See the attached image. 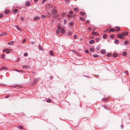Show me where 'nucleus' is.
Instances as JSON below:
<instances>
[{
	"instance_id": "nucleus-1",
	"label": "nucleus",
	"mask_w": 130,
	"mask_h": 130,
	"mask_svg": "<svg viewBox=\"0 0 130 130\" xmlns=\"http://www.w3.org/2000/svg\"><path fill=\"white\" fill-rule=\"evenodd\" d=\"M117 36L121 39H123L125 38V37L123 36V34L122 33L118 34L117 35Z\"/></svg>"
},
{
	"instance_id": "nucleus-2",
	"label": "nucleus",
	"mask_w": 130,
	"mask_h": 130,
	"mask_svg": "<svg viewBox=\"0 0 130 130\" xmlns=\"http://www.w3.org/2000/svg\"><path fill=\"white\" fill-rule=\"evenodd\" d=\"M59 30H60L62 34H64L65 33V31L64 29L62 28H60L59 27L58 29L57 30V34L59 33V32H58V31Z\"/></svg>"
},
{
	"instance_id": "nucleus-3",
	"label": "nucleus",
	"mask_w": 130,
	"mask_h": 130,
	"mask_svg": "<svg viewBox=\"0 0 130 130\" xmlns=\"http://www.w3.org/2000/svg\"><path fill=\"white\" fill-rule=\"evenodd\" d=\"M52 13L53 14L55 15L57 13V10L55 8H54L52 12Z\"/></svg>"
},
{
	"instance_id": "nucleus-4",
	"label": "nucleus",
	"mask_w": 130,
	"mask_h": 130,
	"mask_svg": "<svg viewBox=\"0 0 130 130\" xmlns=\"http://www.w3.org/2000/svg\"><path fill=\"white\" fill-rule=\"evenodd\" d=\"M39 79V78H35L34 79V84H35L36 83Z\"/></svg>"
},
{
	"instance_id": "nucleus-5",
	"label": "nucleus",
	"mask_w": 130,
	"mask_h": 130,
	"mask_svg": "<svg viewBox=\"0 0 130 130\" xmlns=\"http://www.w3.org/2000/svg\"><path fill=\"white\" fill-rule=\"evenodd\" d=\"M23 68L26 69L27 68H30V67L29 65H26L25 66H24L22 67Z\"/></svg>"
},
{
	"instance_id": "nucleus-6",
	"label": "nucleus",
	"mask_w": 130,
	"mask_h": 130,
	"mask_svg": "<svg viewBox=\"0 0 130 130\" xmlns=\"http://www.w3.org/2000/svg\"><path fill=\"white\" fill-rule=\"evenodd\" d=\"M14 42L13 41H10L8 43V44L9 45H12L14 44Z\"/></svg>"
},
{
	"instance_id": "nucleus-7",
	"label": "nucleus",
	"mask_w": 130,
	"mask_h": 130,
	"mask_svg": "<svg viewBox=\"0 0 130 130\" xmlns=\"http://www.w3.org/2000/svg\"><path fill=\"white\" fill-rule=\"evenodd\" d=\"M7 35V33L5 32H2L0 34V37L4 35Z\"/></svg>"
},
{
	"instance_id": "nucleus-8",
	"label": "nucleus",
	"mask_w": 130,
	"mask_h": 130,
	"mask_svg": "<svg viewBox=\"0 0 130 130\" xmlns=\"http://www.w3.org/2000/svg\"><path fill=\"white\" fill-rule=\"evenodd\" d=\"M40 18L39 16H37L35 17L34 18V20L36 21L38 20Z\"/></svg>"
},
{
	"instance_id": "nucleus-9",
	"label": "nucleus",
	"mask_w": 130,
	"mask_h": 130,
	"mask_svg": "<svg viewBox=\"0 0 130 130\" xmlns=\"http://www.w3.org/2000/svg\"><path fill=\"white\" fill-rule=\"evenodd\" d=\"M92 34L93 35H99V34H98V33H97L96 32H92Z\"/></svg>"
},
{
	"instance_id": "nucleus-10",
	"label": "nucleus",
	"mask_w": 130,
	"mask_h": 130,
	"mask_svg": "<svg viewBox=\"0 0 130 130\" xmlns=\"http://www.w3.org/2000/svg\"><path fill=\"white\" fill-rule=\"evenodd\" d=\"M9 12V11L8 10H6L4 11L5 14H8Z\"/></svg>"
},
{
	"instance_id": "nucleus-11",
	"label": "nucleus",
	"mask_w": 130,
	"mask_h": 130,
	"mask_svg": "<svg viewBox=\"0 0 130 130\" xmlns=\"http://www.w3.org/2000/svg\"><path fill=\"white\" fill-rule=\"evenodd\" d=\"M122 33L123 34V36H126V35H128V33L127 32H123V33Z\"/></svg>"
},
{
	"instance_id": "nucleus-12",
	"label": "nucleus",
	"mask_w": 130,
	"mask_h": 130,
	"mask_svg": "<svg viewBox=\"0 0 130 130\" xmlns=\"http://www.w3.org/2000/svg\"><path fill=\"white\" fill-rule=\"evenodd\" d=\"M101 52L103 54H104L106 53V51L105 50H102L101 51Z\"/></svg>"
},
{
	"instance_id": "nucleus-13",
	"label": "nucleus",
	"mask_w": 130,
	"mask_h": 130,
	"mask_svg": "<svg viewBox=\"0 0 130 130\" xmlns=\"http://www.w3.org/2000/svg\"><path fill=\"white\" fill-rule=\"evenodd\" d=\"M69 25L71 26H73V23L72 22H70L69 23Z\"/></svg>"
},
{
	"instance_id": "nucleus-14",
	"label": "nucleus",
	"mask_w": 130,
	"mask_h": 130,
	"mask_svg": "<svg viewBox=\"0 0 130 130\" xmlns=\"http://www.w3.org/2000/svg\"><path fill=\"white\" fill-rule=\"evenodd\" d=\"M94 42V41L93 40H90L89 41V43L91 44H93Z\"/></svg>"
},
{
	"instance_id": "nucleus-15",
	"label": "nucleus",
	"mask_w": 130,
	"mask_h": 130,
	"mask_svg": "<svg viewBox=\"0 0 130 130\" xmlns=\"http://www.w3.org/2000/svg\"><path fill=\"white\" fill-rule=\"evenodd\" d=\"M115 28H116L117 32L118 31L120 30L119 27H115Z\"/></svg>"
},
{
	"instance_id": "nucleus-16",
	"label": "nucleus",
	"mask_w": 130,
	"mask_h": 130,
	"mask_svg": "<svg viewBox=\"0 0 130 130\" xmlns=\"http://www.w3.org/2000/svg\"><path fill=\"white\" fill-rule=\"evenodd\" d=\"M18 11V10L17 9H14L13 10L12 12L13 13H16Z\"/></svg>"
},
{
	"instance_id": "nucleus-17",
	"label": "nucleus",
	"mask_w": 130,
	"mask_h": 130,
	"mask_svg": "<svg viewBox=\"0 0 130 130\" xmlns=\"http://www.w3.org/2000/svg\"><path fill=\"white\" fill-rule=\"evenodd\" d=\"M49 54L52 56H53L54 55V54L52 51H50L49 52Z\"/></svg>"
},
{
	"instance_id": "nucleus-18",
	"label": "nucleus",
	"mask_w": 130,
	"mask_h": 130,
	"mask_svg": "<svg viewBox=\"0 0 130 130\" xmlns=\"http://www.w3.org/2000/svg\"><path fill=\"white\" fill-rule=\"evenodd\" d=\"M30 4V3L29 2H28L27 3H26V6H29Z\"/></svg>"
},
{
	"instance_id": "nucleus-19",
	"label": "nucleus",
	"mask_w": 130,
	"mask_h": 130,
	"mask_svg": "<svg viewBox=\"0 0 130 130\" xmlns=\"http://www.w3.org/2000/svg\"><path fill=\"white\" fill-rule=\"evenodd\" d=\"M117 54L116 53H114L113 54V56L114 57H116L117 56Z\"/></svg>"
},
{
	"instance_id": "nucleus-20",
	"label": "nucleus",
	"mask_w": 130,
	"mask_h": 130,
	"mask_svg": "<svg viewBox=\"0 0 130 130\" xmlns=\"http://www.w3.org/2000/svg\"><path fill=\"white\" fill-rule=\"evenodd\" d=\"M123 55L124 56H126L127 55V53L126 52H124L123 53Z\"/></svg>"
},
{
	"instance_id": "nucleus-21",
	"label": "nucleus",
	"mask_w": 130,
	"mask_h": 130,
	"mask_svg": "<svg viewBox=\"0 0 130 130\" xmlns=\"http://www.w3.org/2000/svg\"><path fill=\"white\" fill-rule=\"evenodd\" d=\"M39 49L41 50H43V48L42 46L40 45H39Z\"/></svg>"
},
{
	"instance_id": "nucleus-22",
	"label": "nucleus",
	"mask_w": 130,
	"mask_h": 130,
	"mask_svg": "<svg viewBox=\"0 0 130 130\" xmlns=\"http://www.w3.org/2000/svg\"><path fill=\"white\" fill-rule=\"evenodd\" d=\"M79 14L82 16H84V13L83 12H80Z\"/></svg>"
},
{
	"instance_id": "nucleus-23",
	"label": "nucleus",
	"mask_w": 130,
	"mask_h": 130,
	"mask_svg": "<svg viewBox=\"0 0 130 130\" xmlns=\"http://www.w3.org/2000/svg\"><path fill=\"white\" fill-rule=\"evenodd\" d=\"M18 128H19V129H22L23 128V127L21 125H20L18 127Z\"/></svg>"
},
{
	"instance_id": "nucleus-24",
	"label": "nucleus",
	"mask_w": 130,
	"mask_h": 130,
	"mask_svg": "<svg viewBox=\"0 0 130 130\" xmlns=\"http://www.w3.org/2000/svg\"><path fill=\"white\" fill-rule=\"evenodd\" d=\"M6 68L5 67H2L0 69V71H1L3 70H5Z\"/></svg>"
},
{
	"instance_id": "nucleus-25",
	"label": "nucleus",
	"mask_w": 130,
	"mask_h": 130,
	"mask_svg": "<svg viewBox=\"0 0 130 130\" xmlns=\"http://www.w3.org/2000/svg\"><path fill=\"white\" fill-rule=\"evenodd\" d=\"M72 34V32H69L68 34L67 35L68 36H70V35Z\"/></svg>"
},
{
	"instance_id": "nucleus-26",
	"label": "nucleus",
	"mask_w": 130,
	"mask_h": 130,
	"mask_svg": "<svg viewBox=\"0 0 130 130\" xmlns=\"http://www.w3.org/2000/svg\"><path fill=\"white\" fill-rule=\"evenodd\" d=\"M1 57L2 58L5 59V55L4 54H3L1 55Z\"/></svg>"
},
{
	"instance_id": "nucleus-27",
	"label": "nucleus",
	"mask_w": 130,
	"mask_h": 130,
	"mask_svg": "<svg viewBox=\"0 0 130 130\" xmlns=\"http://www.w3.org/2000/svg\"><path fill=\"white\" fill-rule=\"evenodd\" d=\"M103 37L104 38H106L107 37L106 35L105 34H104L103 35Z\"/></svg>"
},
{
	"instance_id": "nucleus-28",
	"label": "nucleus",
	"mask_w": 130,
	"mask_h": 130,
	"mask_svg": "<svg viewBox=\"0 0 130 130\" xmlns=\"http://www.w3.org/2000/svg\"><path fill=\"white\" fill-rule=\"evenodd\" d=\"M80 20L82 21H84L85 20V18H83L82 17L80 18Z\"/></svg>"
},
{
	"instance_id": "nucleus-29",
	"label": "nucleus",
	"mask_w": 130,
	"mask_h": 130,
	"mask_svg": "<svg viewBox=\"0 0 130 130\" xmlns=\"http://www.w3.org/2000/svg\"><path fill=\"white\" fill-rule=\"evenodd\" d=\"M124 43L125 44H128L129 43V42L128 41H124Z\"/></svg>"
},
{
	"instance_id": "nucleus-30",
	"label": "nucleus",
	"mask_w": 130,
	"mask_h": 130,
	"mask_svg": "<svg viewBox=\"0 0 130 130\" xmlns=\"http://www.w3.org/2000/svg\"><path fill=\"white\" fill-rule=\"evenodd\" d=\"M115 42L116 43H118L119 41L118 39H116L115 41Z\"/></svg>"
},
{
	"instance_id": "nucleus-31",
	"label": "nucleus",
	"mask_w": 130,
	"mask_h": 130,
	"mask_svg": "<svg viewBox=\"0 0 130 130\" xmlns=\"http://www.w3.org/2000/svg\"><path fill=\"white\" fill-rule=\"evenodd\" d=\"M95 40L97 42H98L100 41V39L99 38H96Z\"/></svg>"
},
{
	"instance_id": "nucleus-32",
	"label": "nucleus",
	"mask_w": 130,
	"mask_h": 130,
	"mask_svg": "<svg viewBox=\"0 0 130 130\" xmlns=\"http://www.w3.org/2000/svg\"><path fill=\"white\" fill-rule=\"evenodd\" d=\"M93 56L94 57H98V55H93Z\"/></svg>"
},
{
	"instance_id": "nucleus-33",
	"label": "nucleus",
	"mask_w": 130,
	"mask_h": 130,
	"mask_svg": "<svg viewBox=\"0 0 130 130\" xmlns=\"http://www.w3.org/2000/svg\"><path fill=\"white\" fill-rule=\"evenodd\" d=\"M24 55L25 56H27L28 55V53H25L24 54Z\"/></svg>"
},
{
	"instance_id": "nucleus-34",
	"label": "nucleus",
	"mask_w": 130,
	"mask_h": 130,
	"mask_svg": "<svg viewBox=\"0 0 130 130\" xmlns=\"http://www.w3.org/2000/svg\"><path fill=\"white\" fill-rule=\"evenodd\" d=\"M115 29H113V28H110V31H109V32L110 31H115Z\"/></svg>"
},
{
	"instance_id": "nucleus-35",
	"label": "nucleus",
	"mask_w": 130,
	"mask_h": 130,
	"mask_svg": "<svg viewBox=\"0 0 130 130\" xmlns=\"http://www.w3.org/2000/svg\"><path fill=\"white\" fill-rule=\"evenodd\" d=\"M46 101L47 102H50L51 101V100L50 99H48Z\"/></svg>"
},
{
	"instance_id": "nucleus-36",
	"label": "nucleus",
	"mask_w": 130,
	"mask_h": 130,
	"mask_svg": "<svg viewBox=\"0 0 130 130\" xmlns=\"http://www.w3.org/2000/svg\"><path fill=\"white\" fill-rule=\"evenodd\" d=\"M45 16L44 15H41V17L42 19H44L45 18Z\"/></svg>"
},
{
	"instance_id": "nucleus-37",
	"label": "nucleus",
	"mask_w": 130,
	"mask_h": 130,
	"mask_svg": "<svg viewBox=\"0 0 130 130\" xmlns=\"http://www.w3.org/2000/svg\"><path fill=\"white\" fill-rule=\"evenodd\" d=\"M10 95L8 94L7 95V96H5V98H7L8 97H10Z\"/></svg>"
},
{
	"instance_id": "nucleus-38",
	"label": "nucleus",
	"mask_w": 130,
	"mask_h": 130,
	"mask_svg": "<svg viewBox=\"0 0 130 130\" xmlns=\"http://www.w3.org/2000/svg\"><path fill=\"white\" fill-rule=\"evenodd\" d=\"M108 98H105L104 99H103L102 100H103L104 101H106L108 100Z\"/></svg>"
},
{
	"instance_id": "nucleus-39",
	"label": "nucleus",
	"mask_w": 130,
	"mask_h": 130,
	"mask_svg": "<svg viewBox=\"0 0 130 130\" xmlns=\"http://www.w3.org/2000/svg\"><path fill=\"white\" fill-rule=\"evenodd\" d=\"M77 36L76 35H74V39H76V38H77Z\"/></svg>"
},
{
	"instance_id": "nucleus-40",
	"label": "nucleus",
	"mask_w": 130,
	"mask_h": 130,
	"mask_svg": "<svg viewBox=\"0 0 130 130\" xmlns=\"http://www.w3.org/2000/svg\"><path fill=\"white\" fill-rule=\"evenodd\" d=\"M74 10L75 11H77L78 10L77 8H75L74 9Z\"/></svg>"
},
{
	"instance_id": "nucleus-41",
	"label": "nucleus",
	"mask_w": 130,
	"mask_h": 130,
	"mask_svg": "<svg viewBox=\"0 0 130 130\" xmlns=\"http://www.w3.org/2000/svg\"><path fill=\"white\" fill-rule=\"evenodd\" d=\"M15 70L16 71H17V72H23V71H20L18 70H17V69H15L14 70Z\"/></svg>"
},
{
	"instance_id": "nucleus-42",
	"label": "nucleus",
	"mask_w": 130,
	"mask_h": 130,
	"mask_svg": "<svg viewBox=\"0 0 130 130\" xmlns=\"http://www.w3.org/2000/svg\"><path fill=\"white\" fill-rule=\"evenodd\" d=\"M26 41V39H24L23 41L22 42L23 43H25Z\"/></svg>"
},
{
	"instance_id": "nucleus-43",
	"label": "nucleus",
	"mask_w": 130,
	"mask_h": 130,
	"mask_svg": "<svg viewBox=\"0 0 130 130\" xmlns=\"http://www.w3.org/2000/svg\"><path fill=\"white\" fill-rule=\"evenodd\" d=\"M67 22V21L66 20H64V23L65 24H66Z\"/></svg>"
},
{
	"instance_id": "nucleus-44",
	"label": "nucleus",
	"mask_w": 130,
	"mask_h": 130,
	"mask_svg": "<svg viewBox=\"0 0 130 130\" xmlns=\"http://www.w3.org/2000/svg\"><path fill=\"white\" fill-rule=\"evenodd\" d=\"M90 50L92 52H93L94 51V49L92 48H90Z\"/></svg>"
},
{
	"instance_id": "nucleus-45",
	"label": "nucleus",
	"mask_w": 130,
	"mask_h": 130,
	"mask_svg": "<svg viewBox=\"0 0 130 130\" xmlns=\"http://www.w3.org/2000/svg\"><path fill=\"white\" fill-rule=\"evenodd\" d=\"M47 1V0H43L42 1V4H43V3H44L45 1Z\"/></svg>"
},
{
	"instance_id": "nucleus-46",
	"label": "nucleus",
	"mask_w": 130,
	"mask_h": 130,
	"mask_svg": "<svg viewBox=\"0 0 130 130\" xmlns=\"http://www.w3.org/2000/svg\"><path fill=\"white\" fill-rule=\"evenodd\" d=\"M111 55V54L110 53H108L107 54V55L108 56H110Z\"/></svg>"
},
{
	"instance_id": "nucleus-47",
	"label": "nucleus",
	"mask_w": 130,
	"mask_h": 130,
	"mask_svg": "<svg viewBox=\"0 0 130 130\" xmlns=\"http://www.w3.org/2000/svg\"><path fill=\"white\" fill-rule=\"evenodd\" d=\"M88 30L90 31L91 29V28L90 27H89L88 28Z\"/></svg>"
},
{
	"instance_id": "nucleus-48",
	"label": "nucleus",
	"mask_w": 130,
	"mask_h": 130,
	"mask_svg": "<svg viewBox=\"0 0 130 130\" xmlns=\"http://www.w3.org/2000/svg\"><path fill=\"white\" fill-rule=\"evenodd\" d=\"M3 14H0V18H1L3 17Z\"/></svg>"
},
{
	"instance_id": "nucleus-49",
	"label": "nucleus",
	"mask_w": 130,
	"mask_h": 130,
	"mask_svg": "<svg viewBox=\"0 0 130 130\" xmlns=\"http://www.w3.org/2000/svg\"><path fill=\"white\" fill-rule=\"evenodd\" d=\"M17 29L19 31H20L21 30L19 27L17 28Z\"/></svg>"
},
{
	"instance_id": "nucleus-50",
	"label": "nucleus",
	"mask_w": 130,
	"mask_h": 130,
	"mask_svg": "<svg viewBox=\"0 0 130 130\" xmlns=\"http://www.w3.org/2000/svg\"><path fill=\"white\" fill-rule=\"evenodd\" d=\"M110 37H112V38H113L114 37V36L113 35H111V36H110Z\"/></svg>"
},
{
	"instance_id": "nucleus-51",
	"label": "nucleus",
	"mask_w": 130,
	"mask_h": 130,
	"mask_svg": "<svg viewBox=\"0 0 130 130\" xmlns=\"http://www.w3.org/2000/svg\"><path fill=\"white\" fill-rule=\"evenodd\" d=\"M108 29H107L105 31H104V32H107L108 31Z\"/></svg>"
},
{
	"instance_id": "nucleus-52",
	"label": "nucleus",
	"mask_w": 130,
	"mask_h": 130,
	"mask_svg": "<svg viewBox=\"0 0 130 130\" xmlns=\"http://www.w3.org/2000/svg\"><path fill=\"white\" fill-rule=\"evenodd\" d=\"M73 12L72 11H69V13L70 14H72L73 13Z\"/></svg>"
},
{
	"instance_id": "nucleus-53",
	"label": "nucleus",
	"mask_w": 130,
	"mask_h": 130,
	"mask_svg": "<svg viewBox=\"0 0 130 130\" xmlns=\"http://www.w3.org/2000/svg\"><path fill=\"white\" fill-rule=\"evenodd\" d=\"M7 49H4L3 50V51L4 52H5L6 51H7Z\"/></svg>"
},
{
	"instance_id": "nucleus-54",
	"label": "nucleus",
	"mask_w": 130,
	"mask_h": 130,
	"mask_svg": "<svg viewBox=\"0 0 130 130\" xmlns=\"http://www.w3.org/2000/svg\"><path fill=\"white\" fill-rule=\"evenodd\" d=\"M68 17H71V15L69 14L68 15Z\"/></svg>"
},
{
	"instance_id": "nucleus-55",
	"label": "nucleus",
	"mask_w": 130,
	"mask_h": 130,
	"mask_svg": "<svg viewBox=\"0 0 130 130\" xmlns=\"http://www.w3.org/2000/svg\"><path fill=\"white\" fill-rule=\"evenodd\" d=\"M21 19L22 20V21H24V18H23L22 17L21 18Z\"/></svg>"
},
{
	"instance_id": "nucleus-56",
	"label": "nucleus",
	"mask_w": 130,
	"mask_h": 130,
	"mask_svg": "<svg viewBox=\"0 0 130 130\" xmlns=\"http://www.w3.org/2000/svg\"><path fill=\"white\" fill-rule=\"evenodd\" d=\"M87 53H88V51L87 50H86L85 51Z\"/></svg>"
},
{
	"instance_id": "nucleus-57",
	"label": "nucleus",
	"mask_w": 130,
	"mask_h": 130,
	"mask_svg": "<svg viewBox=\"0 0 130 130\" xmlns=\"http://www.w3.org/2000/svg\"><path fill=\"white\" fill-rule=\"evenodd\" d=\"M65 1L67 2H68L69 1V0H65Z\"/></svg>"
},
{
	"instance_id": "nucleus-58",
	"label": "nucleus",
	"mask_w": 130,
	"mask_h": 130,
	"mask_svg": "<svg viewBox=\"0 0 130 130\" xmlns=\"http://www.w3.org/2000/svg\"><path fill=\"white\" fill-rule=\"evenodd\" d=\"M10 53V52H9V51H7L6 52V53Z\"/></svg>"
},
{
	"instance_id": "nucleus-59",
	"label": "nucleus",
	"mask_w": 130,
	"mask_h": 130,
	"mask_svg": "<svg viewBox=\"0 0 130 130\" xmlns=\"http://www.w3.org/2000/svg\"><path fill=\"white\" fill-rule=\"evenodd\" d=\"M38 0H34V2H37V1H38Z\"/></svg>"
},
{
	"instance_id": "nucleus-60",
	"label": "nucleus",
	"mask_w": 130,
	"mask_h": 130,
	"mask_svg": "<svg viewBox=\"0 0 130 130\" xmlns=\"http://www.w3.org/2000/svg\"><path fill=\"white\" fill-rule=\"evenodd\" d=\"M31 43L32 44H34V42H32Z\"/></svg>"
},
{
	"instance_id": "nucleus-61",
	"label": "nucleus",
	"mask_w": 130,
	"mask_h": 130,
	"mask_svg": "<svg viewBox=\"0 0 130 130\" xmlns=\"http://www.w3.org/2000/svg\"><path fill=\"white\" fill-rule=\"evenodd\" d=\"M35 84H34V82H33V84H32L33 85H35Z\"/></svg>"
},
{
	"instance_id": "nucleus-62",
	"label": "nucleus",
	"mask_w": 130,
	"mask_h": 130,
	"mask_svg": "<svg viewBox=\"0 0 130 130\" xmlns=\"http://www.w3.org/2000/svg\"><path fill=\"white\" fill-rule=\"evenodd\" d=\"M50 77V78H53V77H52V76H51Z\"/></svg>"
},
{
	"instance_id": "nucleus-63",
	"label": "nucleus",
	"mask_w": 130,
	"mask_h": 130,
	"mask_svg": "<svg viewBox=\"0 0 130 130\" xmlns=\"http://www.w3.org/2000/svg\"><path fill=\"white\" fill-rule=\"evenodd\" d=\"M56 33H57V30H56Z\"/></svg>"
},
{
	"instance_id": "nucleus-64",
	"label": "nucleus",
	"mask_w": 130,
	"mask_h": 130,
	"mask_svg": "<svg viewBox=\"0 0 130 130\" xmlns=\"http://www.w3.org/2000/svg\"><path fill=\"white\" fill-rule=\"evenodd\" d=\"M17 27H18V25H17Z\"/></svg>"
}]
</instances>
